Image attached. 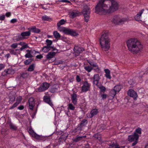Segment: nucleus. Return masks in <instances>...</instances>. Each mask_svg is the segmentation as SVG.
<instances>
[{
	"label": "nucleus",
	"mask_w": 148,
	"mask_h": 148,
	"mask_svg": "<svg viewBox=\"0 0 148 148\" xmlns=\"http://www.w3.org/2000/svg\"><path fill=\"white\" fill-rule=\"evenodd\" d=\"M29 75L27 72H23L21 73L20 77L23 79H26L28 77Z\"/></svg>",
	"instance_id": "28"
},
{
	"label": "nucleus",
	"mask_w": 148,
	"mask_h": 148,
	"mask_svg": "<svg viewBox=\"0 0 148 148\" xmlns=\"http://www.w3.org/2000/svg\"><path fill=\"white\" fill-rule=\"evenodd\" d=\"M49 84L47 82H43L38 88V90L39 92H43L47 90L49 88Z\"/></svg>",
	"instance_id": "6"
},
{
	"label": "nucleus",
	"mask_w": 148,
	"mask_h": 148,
	"mask_svg": "<svg viewBox=\"0 0 148 148\" xmlns=\"http://www.w3.org/2000/svg\"><path fill=\"white\" fill-rule=\"evenodd\" d=\"M90 12V8L87 5H84L82 13L84 17L85 21L86 22L89 20Z\"/></svg>",
	"instance_id": "4"
},
{
	"label": "nucleus",
	"mask_w": 148,
	"mask_h": 148,
	"mask_svg": "<svg viewBox=\"0 0 148 148\" xmlns=\"http://www.w3.org/2000/svg\"><path fill=\"white\" fill-rule=\"evenodd\" d=\"M36 58L37 59H41L43 58V56L41 54L37 56Z\"/></svg>",
	"instance_id": "62"
},
{
	"label": "nucleus",
	"mask_w": 148,
	"mask_h": 148,
	"mask_svg": "<svg viewBox=\"0 0 148 148\" xmlns=\"http://www.w3.org/2000/svg\"><path fill=\"white\" fill-rule=\"evenodd\" d=\"M54 37L58 39H59L61 37L60 35L57 31H54L53 33Z\"/></svg>",
	"instance_id": "30"
},
{
	"label": "nucleus",
	"mask_w": 148,
	"mask_h": 148,
	"mask_svg": "<svg viewBox=\"0 0 148 148\" xmlns=\"http://www.w3.org/2000/svg\"><path fill=\"white\" fill-rule=\"evenodd\" d=\"M144 11V9H142L135 16V18L136 21H140V16Z\"/></svg>",
	"instance_id": "18"
},
{
	"label": "nucleus",
	"mask_w": 148,
	"mask_h": 148,
	"mask_svg": "<svg viewBox=\"0 0 148 148\" xmlns=\"http://www.w3.org/2000/svg\"><path fill=\"white\" fill-rule=\"evenodd\" d=\"M79 12L76 10H73L69 13L70 16L72 18H73L75 17L79 16Z\"/></svg>",
	"instance_id": "12"
},
{
	"label": "nucleus",
	"mask_w": 148,
	"mask_h": 148,
	"mask_svg": "<svg viewBox=\"0 0 148 148\" xmlns=\"http://www.w3.org/2000/svg\"><path fill=\"white\" fill-rule=\"evenodd\" d=\"M52 49V51H55L56 50V49L53 47H48L46 46L44 47L42 49V51L44 53H47L49 50Z\"/></svg>",
	"instance_id": "16"
},
{
	"label": "nucleus",
	"mask_w": 148,
	"mask_h": 148,
	"mask_svg": "<svg viewBox=\"0 0 148 148\" xmlns=\"http://www.w3.org/2000/svg\"><path fill=\"white\" fill-rule=\"evenodd\" d=\"M15 98L14 97H13L12 98H10V100L9 101H10V103H11L10 101H11L12 102H13L15 101Z\"/></svg>",
	"instance_id": "63"
},
{
	"label": "nucleus",
	"mask_w": 148,
	"mask_h": 148,
	"mask_svg": "<svg viewBox=\"0 0 148 148\" xmlns=\"http://www.w3.org/2000/svg\"><path fill=\"white\" fill-rule=\"evenodd\" d=\"M57 90V88L54 87L50 89V92L52 93H54V92H56Z\"/></svg>",
	"instance_id": "40"
},
{
	"label": "nucleus",
	"mask_w": 148,
	"mask_h": 148,
	"mask_svg": "<svg viewBox=\"0 0 148 148\" xmlns=\"http://www.w3.org/2000/svg\"><path fill=\"white\" fill-rule=\"evenodd\" d=\"M66 22V21H65L64 19H62L60 21L57 23V25H63Z\"/></svg>",
	"instance_id": "46"
},
{
	"label": "nucleus",
	"mask_w": 148,
	"mask_h": 148,
	"mask_svg": "<svg viewBox=\"0 0 148 148\" xmlns=\"http://www.w3.org/2000/svg\"><path fill=\"white\" fill-rule=\"evenodd\" d=\"M71 29H69L65 28L63 33L65 34L69 35L70 33L71 32Z\"/></svg>",
	"instance_id": "44"
},
{
	"label": "nucleus",
	"mask_w": 148,
	"mask_h": 148,
	"mask_svg": "<svg viewBox=\"0 0 148 148\" xmlns=\"http://www.w3.org/2000/svg\"><path fill=\"white\" fill-rule=\"evenodd\" d=\"M105 72L106 73L105 76L108 78L110 79L111 76L110 75V71L108 69H106L104 70Z\"/></svg>",
	"instance_id": "27"
},
{
	"label": "nucleus",
	"mask_w": 148,
	"mask_h": 148,
	"mask_svg": "<svg viewBox=\"0 0 148 148\" xmlns=\"http://www.w3.org/2000/svg\"><path fill=\"white\" fill-rule=\"evenodd\" d=\"M68 108L71 110H73L75 109V107L73 106L72 104L70 103L68 105Z\"/></svg>",
	"instance_id": "47"
},
{
	"label": "nucleus",
	"mask_w": 148,
	"mask_h": 148,
	"mask_svg": "<svg viewBox=\"0 0 148 148\" xmlns=\"http://www.w3.org/2000/svg\"><path fill=\"white\" fill-rule=\"evenodd\" d=\"M18 44L17 43H14L12 44L11 47L13 48H15L17 47Z\"/></svg>",
	"instance_id": "52"
},
{
	"label": "nucleus",
	"mask_w": 148,
	"mask_h": 148,
	"mask_svg": "<svg viewBox=\"0 0 148 148\" xmlns=\"http://www.w3.org/2000/svg\"><path fill=\"white\" fill-rule=\"evenodd\" d=\"M86 136H77L75 138L73 139V141L75 143H77L78 141L81 140L83 138L86 137Z\"/></svg>",
	"instance_id": "24"
},
{
	"label": "nucleus",
	"mask_w": 148,
	"mask_h": 148,
	"mask_svg": "<svg viewBox=\"0 0 148 148\" xmlns=\"http://www.w3.org/2000/svg\"><path fill=\"white\" fill-rule=\"evenodd\" d=\"M43 101L49 104L51 107H53V105L51 100V97L49 96H44L43 98Z\"/></svg>",
	"instance_id": "9"
},
{
	"label": "nucleus",
	"mask_w": 148,
	"mask_h": 148,
	"mask_svg": "<svg viewBox=\"0 0 148 148\" xmlns=\"http://www.w3.org/2000/svg\"><path fill=\"white\" fill-rule=\"evenodd\" d=\"M126 21V19L121 18L119 16H116L113 17L112 21L115 24L120 25Z\"/></svg>",
	"instance_id": "5"
},
{
	"label": "nucleus",
	"mask_w": 148,
	"mask_h": 148,
	"mask_svg": "<svg viewBox=\"0 0 148 148\" xmlns=\"http://www.w3.org/2000/svg\"><path fill=\"white\" fill-rule=\"evenodd\" d=\"M129 50L133 54L141 52L143 49V45L141 42L134 39H131L126 42Z\"/></svg>",
	"instance_id": "2"
},
{
	"label": "nucleus",
	"mask_w": 148,
	"mask_h": 148,
	"mask_svg": "<svg viewBox=\"0 0 148 148\" xmlns=\"http://www.w3.org/2000/svg\"><path fill=\"white\" fill-rule=\"evenodd\" d=\"M87 62L91 66H92L93 68H94V69L96 71L99 70L97 64V63L94 62L93 60H87Z\"/></svg>",
	"instance_id": "13"
},
{
	"label": "nucleus",
	"mask_w": 148,
	"mask_h": 148,
	"mask_svg": "<svg viewBox=\"0 0 148 148\" xmlns=\"http://www.w3.org/2000/svg\"><path fill=\"white\" fill-rule=\"evenodd\" d=\"M8 74H9L8 73V70H6L2 72L1 75L3 76H5Z\"/></svg>",
	"instance_id": "49"
},
{
	"label": "nucleus",
	"mask_w": 148,
	"mask_h": 148,
	"mask_svg": "<svg viewBox=\"0 0 148 148\" xmlns=\"http://www.w3.org/2000/svg\"><path fill=\"white\" fill-rule=\"evenodd\" d=\"M70 32H70L69 35L72 36H77L78 35L77 33L73 29L71 30Z\"/></svg>",
	"instance_id": "39"
},
{
	"label": "nucleus",
	"mask_w": 148,
	"mask_h": 148,
	"mask_svg": "<svg viewBox=\"0 0 148 148\" xmlns=\"http://www.w3.org/2000/svg\"><path fill=\"white\" fill-rule=\"evenodd\" d=\"M42 19L43 21H48L51 20V18L49 16L46 15L43 16L42 17Z\"/></svg>",
	"instance_id": "38"
},
{
	"label": "nucleus",
	"mask_w": 148,
	"mask_h": 148,
	"mask_svg": "<svg viewBox=\"0 0 148 148\" xmlns=\"http://www.w3.org/2000/svg\"><path fill=\"white\" fill-rule=\"evenodd\" d=\"M27 53L26 54L25 56L26 58H32L33 57V56L32 55V51L31 50H28L27 51Z\"/></svg>",
	"instance_id": "23"
},
{
	"label": "nucleus",
	"mask_w": 148,
	"mask_h": 148,
	"mask_svg": "<svg viewBox=\"0 0 148 148\" xmlns=\"http://www.w3.org/2000/svg\"><path fill=\"white\" fill-rule=\"evenodd\" d=\"M121 88V87L120 85H117L115 86L114 88V89L115 90V91L118 93L120 90Z\"/></svg>",
	"instance_id": "32"
},
{
	"label": "nucleus",
	"mask_w": 148,
	"mask_h": 148,
	"mask_svg": "<svg viewBox=\"0 0 148 148\" xmlns=\"http://www.w3.org/2000/svg\"><path fill=\"white\" fill-rule=\"evenodd\" d=\"M35 67V64H32L29 66L27 70L29 71H32L34 70Z\"/></svg>",
	"instance_id": "31"
},
{
	"label": "nucleus",
	"mask_w": 148,
	"mask_h": 148,
	"mask_svg": "<svg viewBox=\"0 0 148 148\" xmlns=\"http://www.w3.org/2000/svg\"><path fill=\"white\" fill-rule=\"evenodd\" d=\"M119 8L115 0H99L95 6V12L103 14H109L115 12Z\"/></svg>",
	"instance_id": "1"
},
{
	"label": "nucleus",
	"mask_w": 148,
	"mask_h": 148,
	"mask_svg": "<svg viewBox=\"0 0 148 148\" xmlns=\"http://www.w3.org/2000/svg\"><path fill=\"white\" fill-rule=\"evenodd\" d=\"M28 131L29 134L30 135H32V136L35 133L34 131L31 128L29 129Z\"/></svg>",
	"instance_id": "48"
},
{
	"label": "nucleus",
	"mask_w": 148,
	"mask_h": 148,
	"mask_svg": "<svg viewBox=\"0 0 148 148\" xmlns=\"http://www.w3.org/2000/svg\"><path fill=\"white\" fill-rule=\"evenodd\" d=\"M88 123V121L86 119H83L81 121V122L78 125V127L79 130H82L83 127L86 126Z\"/></svg>",
	"instance_id": "8"
},
{
	"label": "nucleus",
	"mask_w": 148,
	"mask_h": 148,
	"mask_svg": "<svg viewBox=\"0 0 148 148\" xmlns=\"http://www.w3.org/2000/svg\"><path fill=\"white\" fill-rule=\"evenodd\" d=\"M57 26L58 27V29L60 31L62 32H64V29H65V28L64 27H63L61 26L60 25H57Z\"/></svg>",
	"instance_id": "45"
},
{
	"label": "nucleus",
	"mask_w": 148,
	"mask_h": 148,
	"mask_svg": "<svg viewBox=\"0 0 148 148\" xmlns=\"http://www.w3.org/2000/svg\"><path fill=\"white\" fill-rule=\"evenodd\" d=\"M72 101L74 104H76L77 103V95L75 93H73L71 95Z\"/></svg>",
	"instance_id": "20"
},
{
	"label": "nucleus",
	"mask_w": 148,
	"mask_h": 148,
	"mask_svg": "<svg viewBox=\"0 0 148 148\" xmlns=\"http://www.w3.org/2000/svg\"><path fill=\"white\" fill-rule=\"evenodd\" d=\"M138 143V140H135V141L132 144V146H133L136 145Z\"/></svg>",
	"instance_id": "64"
},
{
	"label": "nucleus",
	"mask_w": 148,
	"mask_h": 148,
	"mask_svg": "<svg viewBox=\"0 0 148 148\" xmlns=\"http://www.w3.org/2000/svg\"><path fill=\"white\" fill-rule=\"evenodd\" d=\"M98 112V110L97 109H92L90 112L91 116H90V118L92 117L94 115L97 114Z\"/></svg>",
	"instance_id": "26"
},
{
	"label": "nucleus",
	"mask_w": 148,
	"mask_h": 148,
	"mask_svg": "<svg viewBox=\"0 0 148 148\" xmlns=\"http://www.w3.org/2000/svg\"><path fill=\"white\" fill-rule=\"evenodd\" d=\"M33 59L32 58H30L26 60L24 62V64L25 65H28L29 64L33 61Z\"/></svg>",
	"instance_id": "34"
},
{
	"label": "nucleus",
	"mask_w": 148,
	"mask_h": 148,
	"mask_svg": "<svg viewBox=\"0 0 148 148\" xmlns=\"http://www.w3.org/2000/svg\"><path fill=\"white\" fill-rule=\"evenodd\" d=\"M67 137V136L64 134L62 135L60 137L59 139L61 140V141H65Z\"/></svg>",
	"instance_id": "35"
},
{
	"label": "nucleus",
	"mask_w": 148,
	"mask_h": 148,
	"mask_svg": "<svg viewBox=\"0 0 148 148\" xmlns=\"http://www.w3.org/2000/svg\"><path fill=\"white\" fill-rule=\"evenodd\" d=\"M74 50L75 53V55L78 56L81 52L84 51V49L82 48L76 47L74 48Z\"/></svg>",
	"instance_id": "17"
},
{
	"label": "nucleus",
	"mask_w": 148,
	"mask_h": 148,
	"mask_svg": "<svg viewBox=\"0 0 148 148\" xmlns=\"http://www.w3.org/2000/svg\"><path fill=\"white\" fill-rule=\"evenodd\" d=\"M90 84L88 83L87 81L84 82L83 86L82 87V91L83 92H86L90 90Z\"/></svg>",
	"instance_id": "7"
},
{
	"label": "nucleus",
	"mask_w": 148,
	"mask_h": 148,
	"mask_svg": "<svg viewBox=\"0 0 148 148\" xmlns=\"http://www.w3.org/2000/svg\"><path fill=\"white\" fill-rule=\"evenodd\" d=\"M99 41L102 49L105 51H107L110 47V40L106 33L105 32L101 35Z\"/></svg>",
	"instance_id": "3"
},
{
	"label": "nucleus",
	"mask_w": 148,
	"mask_h": 148,
	"mask_svg": "<svg viewBox=\"0 0 148 148\" xmlns=\"http://www.w3.org/2000/svg\"><path fill=\"white\" fill-rule=\"evenodd\" d=\"M93 83L96 82H99L100 77L98 74H95L93 77Z\"/></svg>",
	"instance_id": "22"
},
{
	"label": "nucleus",
	"mask_w": 148,
	"mask_h": 148,
	"mask_svg": "<svg viewBox=\"0 0 148 148\" xmlns=\"http://www.w3.org/2000/svg\"><path fill=\"white\" fill-rule=\"evenodd\" d=\"M5 67L4 64H0V71L3 69Z\"/></svg>",
	"instance_id": "59"
},
{
	"label": "nucleus",
	"mask_w": 148,
	"mask_h": 148,
	"mask_svg": "<svg viewBox=\"0 0 148 148\" xmlns=\"http://www.w3.org/2000/svg\"><path fill=\"white\" fill-rule=\"evenodd\" d=\"M114 89L112 90L110 92L109 95L110 96H111L112 97V98L113 99L114 98L115 95L117 93V92L114 90Z\"/></svg>",
	"instance_id": "25"
},
{
	"label": "nucleus",
	"mask_w": 148,
	"mask_h": 148,
	"mask_svg": "<svg viewBox=\"0 0 148 148\" xmlns=\"http://www.w3.org/2000/svg\"><path fill=\"white\" fill-rule=\"evenodd\" d=\"M109 145L110 147H112V148H120V147H119V145H117L114 143H113Z\"/></svg>",
	"instance_id": "37"
},
{
	"label": "nucleus",
	"mask_w": 148,
	"mask_h": 148,
	"mask_svg": "<svg viewBox=\"0 0 148 148\" xmlns=\"http://www.w3.org/2000/svg\"><path fill=\"white\" fill-rule=\"evenodd\" d=\"M14 38L15 40L17 41L23 40L25 38V37H23L21 34H18L16 36L14 37Z\"/></svg>",
	"instance_id": "21"
},
{
	"label": "nucleus",
	"mask_w": 148,
	"mask_h": 148,
	"mask_svg": "<svg viewBox=\"0 0 148 148\" xmlns=\"http://www.w3.org/2000/svg\"><path fill=\"white\" fill-rule=\"evenodd\" d=\"M22 98L21 97H18L16 100V102L14 103V104L11 107H10V109H12L15 107H16L21 102L22 100Z\"/></svg>",
	"instance_id": "15"
},
{
	"label": "nucleus",
	"mask_w": 148,
	"mask_h": 148,
	"mask_svg": "<svg viewBox=\"0 0 148 148\" xmlns=\"http://www.w3.org/2000/svg\"><path fill=\"white\" fill-rule=\"evenodd\" d=\"M17 22V20L16 19H13L11 20L10 21V22L11 23H14Z\"/></svg>",
	"instance_id": "60"
},
{
	"label": "nucleus",
	"mask_w": 148,
	"mask_h": 148,
	"mask_svg": "<svg viewBox=\"0 0 148 148\" xmlns=\"http://www.w3.org/2000/svg\"><path fill=\"white\" fill-rule=\"evenodd\" d=\"M24 107L23 105H21L20 106L18 107L17 108L20 110H22L24 109Z\"/></svg>",
	"instance_id": "55"
},
{
	"label": "nucleus",
	"mask_w": 148,
	"mask_h": 148,
	"mask_svg": "<svg viewBox=\"0 0 148 148\" xmlns=\"http://www.w3.org/2000/svg\"><path fill=\"white\" fill-rule=\"evenodd\" d=\"M93 136L97 139L99 140H100L101 138V134L98 133L94 134Z\"/></svg>",
	"instance_id": "41"
},
{
	"label": "nucleus",
	"mask_w": 148,
	"mask_h": 148,
	"mask_svg": "<svg viewBox=\"0 0 148 148\" xmlns=\"http://www.w3.org/2000/svg\"><path fill=\"white\" fill-rule=\"evenodd\" d=\"M10 128L11 129L14 130H16L17 129V127L14 125L12 124V123H10L9 125Z\"/></svg>",
	"instance_id": "42"
},
{
	"label": "nucleus",
	"mask_w": 148,
	"mask_h": 148,
	"mask_svg": "<svg viewBox=\"0 0 148 148\" xmlns=\"http://www.w3.org/2000/svg\"><path fill=\"white\" fill-rule=\"evenodd\" d=\"M22 47L24 49L28 47V45L26 43L25 44H24L23 45Z\"/></svg>",
	"instance_id": "61"
},
{
	"label": "nucleus",
	"mask_w": 148,
	"mask_h": 148,
	"mask_svg": "<svg viewBox=\"0 0 148 148\" xmlns=\"http://www.w3.org/2000/svg\"><path fill=\"white\" fill-rule=\"evenodd\" d=\"M99 82H93V84H95L98 88H99L101 86V85L99 84Z\"/></svg>",
	"instance_id": "56"
},
{
	"label": "nucleus",
	"mask_w": 148,
	"mask_h": 148,
	"mask_svg": "<svg viewBox=\"0 0 148 148\" xmlns=\"http://www.w3.org/2000/svg\"><path fill=\"white\" fill-rule=\"evenodd\" d=\"M84 69L88 72H90L92 69V67L90 66H85L84 67Z\"/></svg>",
	"instance_id": "36"
},
{
	"label": "nucleus",
	"mask_w": 148,
	"mask_h": 148,
	"mask_svg": "<svg viewBox=\"0 0 148 148\" xmlns=\"http://www.w3.org/2000/svg\"><path fill=\"white\" fill-rule=\"evenodd\" d=\"M107 96V95L106 94H102L101 96L102 99H106Z\"/></svg>",
	"instance_id": "54"
},
{
	"label": "nucleus",
	"mask_w": 148,
	"mask_h": 148,
	"mask_svg": "<svg viewBox=\"0 0 148 148\" xmlns=\"http://www.w3.org/2000/svg\"><path fill=\"white\" fill-rule=\"evenodd\" d=\"M127 94L130 97H132L135 100L138 97L136 92L132 89L129 90L127 92Z\"/></svg>",
	"instance_id": "11"
},
{
	"label": "nucleus",
	"mask_w": 148,
	"mask_h": 148,
	"mask_svg": "<svg viewBox=\"0 0 148 148\" xmlns=\"http://www.w3.org/2000/svg\"><path fill=\"white\" fill-rule=\"evenodd\" d=\"M135 132H136L134 133H137L138 134H141V129L140 128H138L136 130Z\"/></svg>",
	"instance_id": "53"
},
{
	"label": "nucleus",
	"mask_w": 148,
	"mask_h": 148,
	"mask_svg": "<svg viewBox=\"0 0 148 148\" xmlns=\"http://www.w3.org/2000/svg\"><path fill=\"white\" fill-rule=\"evenodd\" d=\"M33 137H34L37 139H40L41 138V136H40L36 134V133L34 135H33Z\"/></svg>",
	"instance_id": "51"
},
{
	"label": "nucleus",
	"mask_w": 148,
	"mask_h": 148,
	"mask_svg": "<svg viewBox=\"0 0 148 148\" xmlns=\"http://www.w3.org/2000/svg\"><path fill=\"white\" fill-rule=\"evenodd\" d=\"M76 79L77 81L78 82H79L81 81V79L79 77V76L78 75H77L76 76Z\"/></svg>",
	"instance_id": "58"
},
{
	"label": "nucleus",
	"mask_w": 148,
	"mask_h": 148,
	"mask_svg": "<svg viewBox=\"0 0 148 148\" xmlns=\"http://www.w3.org/2000/svg\"><path fill=\"white\" fill-rule=\"evenodd\" d=\"M46 42L47 43V46L51 47V46L52 45V41L51 40H49L48 39H47L46 41Z\"/></svg>",
	"instance_id": "43"
},
{
	"label": "nucleus",
	"mask_w": 148,
	"mask_h": 148,
	"mask_svg": "<svg viewBox=\"0 0 148 148\" xmlns=\"http://www.w3.org/2000/svg\"><path fill=\"white\" fill-rule=\"evenodd\" d=\"M99 88L100 89L101 91L102 92H104L106 91V88L105 87L101 85Z\"/></svg>",
	"instance_id": "50"
},
{
	"label": "nucleus",
	"mask_w": 148,
	"mask_h": 148,
	"mask_svg": "<svg viewBox=\"0 0 148 148\" xmlns=\"http://www.w3.org/2000/svg\"><path fill=\"white\" fill-rule=\"evenodd\" d=\"M31 30L32 32L37 33H39L40 31L39 29L36 28L35 26L33 27L32 28Z\"/></svg>",
	"instance_id": "29"
},
{
	"label": "nucleus",
	"mask_w": 148,
	"mask_h": 148,
	"mask_svg": "<svg viewBox=\"0 0 148 148\" xmlns=\"http://www.w3.org/2000/svg\"><path fill=\"white\" fill-rule=\"evenodd\" d=\"M29 107L30 109L33 110V108L34 107L35 101L33 97H30L29 100Z\"/></svg>",
	"instance_id": "14"
},
{
	"label": "nucleus",
	"mask_w": 148,
	"mask_h": 148,
	"mask_svg": "<svg viewBox=\"0 0 148 148\" xmlns=\"http://www.w3.org/2000/svg\"><path fill=\"white\" fill-rule=\"evenodd\" d=\"M56 53L55 52H49L46 55V58L47 60H50L53 58L55 55Z\"/></svg>",
	"instance_id": "19"
},
{
	"label": "nucleus",
	"mask_w": 148,
	"mask_h": 148,
	"mask_svg": "<svg viewBox=\"0 0 148 148\" xmlns=\"http://www.w3.org/2000/svg\"><path fill=\"white\" fill-rule=\"evenodd\" d=\"M10 53L14 55H16V52L14 50H11L10 51Z\"/></svg>",
	"instance_id": "57"
},
{
	"label": "nucleus",
	"mask_w": 148,
	"mask_h": 148,
	"mask_svg": "<svg viewBox=\"0 0 148 148\" xmlns=\"http://www.w3.org/2000/svg\"><path fill=\"white\" fill-rule=\"evenodd\" d=\"M138 135L136 133H134V134L129 136L128 139L129 141L132 142L136 140H138Z\"/></svg>",
	"instance_id": "10"
},
{
	"label": "nucleus",
	"mask_w": 148,
	"mask_h": 148,
	"mask_svg": "<svg viewBox=\"0 0 148 148\" xmlns=\"http://www.w3.org/2000/svg\"><path fill=\"white\" fill-rule=\"evenodd\" d=\"M21 35L23 37L25 36H29L30 34V32L29 31L23 32L21 33Z\"/></svg>",
	"instance_id": "33"
}]
</instances>
